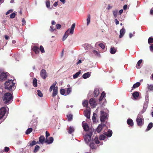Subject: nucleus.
Listing matches in <instances>:
<instances>
[{
  "label": "nucleus",
  "instance_id": "f257e3e1",
  "mask_svg": "<svg viewBox=\"0 0 153 153\" xmlns=\"http://www.w3.org/2000/svg\"><path fill=\"white\" fill-rule=\"evenodd\" d=\"M15 82L12 79L7 80L4 83L5 88L9 91H12L15 88Z\"/></svg>",
  "mask_w": 153,
  "mask_h": 153
},
{
  "label": "nucleus",
  "instance_id": "f03ea898",
  "mask_svg": "<svg viewBox=\"0 0 153 153\" xmlns=\"http://www.w3.org/2000/svg\"><path fill=\"white\" fill-rule=\"evenodd\" d=\"M13 99V96L10 93H7L4 94L2 97L3 100L5 104H9L12 102Z\"/></svg>",
  "mask_w": 153,
  "mask_h": 153
},
{
  "label": "nucleus",
  "instance_id": "7ed1b4c3",
  "mask_svg": "<svg viewBox=\"0 0 153 153\" xmlns=\"http://www.w3.org/2000/svg\"><path fill=\"white\" fill-rule=\"evenodd\" d=\"M7 108L8 109L7 107H2L0 109V123L4 121L7 116Z\"/></svg>",
  "mask_w": 153,
  "mask_h": 153
},
{
  "label": "nucleus",
  "instance_id": "20e7f679",
  "mask_svg": "<svg viewBox=\"0 0 153 153\" xmlns=\"http://www.w3.org/2000/svg\"><path fill=\"white\" fill-rule=\"evenodd\" d=\"M75 23H73L71 26V28L68 29L66 31L63 37V41L65 40L69 34H70L71 35H72L74 33V29L75 27Z\"/></svg>",
  "mask_w": 153,
  "mask_h": 153
},
{
  "label": "nucleus",
  "instance_id": "39448f33",
  "mask_svg": "<svg viewBox=\"0 0 153 153\" xmlns=\"http://www.w3.org/2000/svg\"><path fill=\"white\" fill-rule=\"evenodd\" d=\"M142 114L140 112L136 119L137 125L140 126L142 125L144 123L143 117L141 115Z\"/></svg>",
  "mask_w": 153,
  "mask_h": 153
},
{
  "label": "nucleus",
  "instance_id": "423d86ee",
  "mask_svg": "<svg viewBox=\"0 0 153 153\" xmlns=\"http://www.w3.org/2000/svg\"><path fill=\"white\" fill-rule=\"evenodd\" d=\"M94 142L96 144H99L100 143L99 140H98V138L95 137L94 139V140H93L92 142H90L89 143L90 148L93 149H95L96 147V145L94 143Z\"/></svg>",
  "mask_w": 153,
  "mask_h": 153
},
{
  "label": "nucleus",
  "instance_id": "0eeeda50",
  "mask_svg": "<svg viewBox=\"0 0 153 153\" xmlns=\"http://www.w3.org/2000/svg\"><path fill=\"white\" fill-rule=\"evenodd\" d=\"M92 134V133H91L90 134H87L84 136L85 140L87 144H88L90 142H92L93 141V140L91 139Z\"/></svg>",
  "mask_w": 153,
  "mask_h": 153
},
{
  "label": "nucleus",
  "instance_id": "6e6552de",
  "mask_svg": "<svg viewBox=\"0 0 153 153\" xmlns=\"http://www.w3.org/2000/svg\"><path fill=\"white\" fill-rule=\"evenodd\" d=\"M107 114L103 111H101V115L100 120L102 122H104L105 120L107 119Z\"/></svg>",
  "mask_w": 153,
  "mask_h": 153
},
{
  "label": "nucleus",
  "instance_id": "1a4fd4ad",
  "mask_svg": "<svg viewBox=\"0 0 153 153\" xmlns=\"http://www.w3.org/2000/svg\"><path fill=\"white\" fill-rule=\"evenodd\" d=\"M40 75L41 77L43 79H45L48 76L46 71L45 69H42L40 71Z\"/></svg>",
  "mask_w": 153,
  "mask_h": 153
},
{
  "label": "nucleus",
  "instance_id": "9d476101",
  "mask_svg": "<svg viewBox=\"0 0 153 153\" xmlns=\"http://www.w3.org/2000/svg\"><path fill=\"white\" fill-rule=\"evenodd\" d=\"M7 73L3 72L0 75V81L2 82L7 77Z\"/></svg>",
  "mask_w": 153,
  "mask_h": 153
},
{
  "label": "nucleus",
  "instance_id": "9b49d317",
  "mask_svg": "<svg viewBox=\"0 0 153 153\" xmlns=\"http://www.w3.org/2000/svg\"><path fill=\"white\" fill-rule=\"evenodd\" d=\"M89 103L91 106L93 108L95 107L96 105L95 100L94 98H91L90 100Z\"/></svg>",
  "mask_w": 153,
  "mask_h": 153
},
{
  "label": "nucleus",
  "instance_id": "f8f14e48",
  "mask_svg": "<svg viewBox=\"0 0 153 153\" xmlns=\"http://www.w3.org/2000/svg\"><path fill=\"white\" fill-rule=\"evenodd\" d=\"M53 141V139L52 137H50L46 139L45 143L48 144H51Z\"/></svg>",
  "mask_w": 153,
  "mask_h": 153
},
{
  "label": "nucleus",
  "instance_id": "ddd939ff",
  "mask_svg": "<svg viewBox=\"0 0 153 153\" xmlns=\"http://www.w3.org/2000/svg\"><path fill=\"white\" fill-rule=\"evenodd\" d=\"M82 127L85 131H88L89 129L88 125L86 123H85L84 121L82 122Z\"/></svg>",
  "mask_w": 153,
  "mask_h": 153
},
{
  "label": "nucleus",
  "instance_id": "4468645a",
  "mask_svg": "<svg viewBox=\"0 0 153 153\" xmlns=\"http://www.w3.org/2000/svg\"><path fill=\"white\" fill-rule=\"evenodd\" d=\"M67 129L68 133L71 134L74 132V128L73 126H70L67 128Z\"/></svg>",
  "mask_w": 153,
  "mask_h": 153
},
{
  "label": "nucleus",
  "instance_id": "2eb2a0df",
  "mask_svg": "<svg viewBox=\"0 0 153 153\" xmlns=\"http://www.w3.org/2000/svg\"><path fill=\"white\" fill-rule=\"evenodd\" d=\"M104 134L108 137H110L112 135V131L111 130H108L107 132H105Z\"/></svg>",
  "mask_w": 153,
  "mask_h": 153
},
{
  "label": "nucleus",
  "instance_id": "dca6fc26",
  "mask_svg": "<svg viewBox=\"0 0 153 153\" xmlns=\"http://www.w3.org/2000/svg\"><path fill=\"white\" fill-rule=\"evenodd\" d=\"M125 33V30L124 28L121 29L120 31L119 37L121 38L123 37Z\"/></svg>",
  "mask_w": 153,
  "mask_h": 153
},
{
  "label": "nucleus",
  "instance_id": "f3484780",
  "mask_svg": "<svg viewBox=\"0 0 153 153\" xmlns=\"http://www.w3.org/2000/svg\"><path fill=\"white\" fill-rule=\"evenodd\" d=\"M105 92L103 91L101 95L100 98L99 99V101L100 102L102 100H105V101H106V100L104 98L105 97Z\"/></svg>",
  "mask_w": 153,
  "mask_h": 153
},
{
  "label": "nucleus",
  "instance_id": "a211bd4d",
  "mask_svg": "<svg viewBox=\"0 0 153 153\" xmlns=\"http://www.w3.org/2000/svg\"><path fill=\"white\" fill-rule=\"evenodd\" d=\"M58 93V87L56 86L54 88H53V93L52 94V96L55 97L56 96Z\"/></svg>",
  "mask_w": 153,
  "mask_h": 153
},
{
  "label": "nucleus",
  "instance_id": "6ab92c4d",
  "mask_svg": "<svg viewBox=\"0 0 153 153\" xmlns=\"http://www.w3.org/2000/svg\"><path fill=\"white\" fill-rule=\"evenodd\" d=\"M105 126V125H102V124L100 125L98 127H97V128L96 129L98 133H100L102 129V128L103 127Z\"/></svg>",
  "mask_w": 153,
  "mask_h": 153
},
{
  "label": "nucleus",
  "instance_id": "aec40b11",
  "mask_svg": "<svg viewBox=\"0 0 153 153\" xmlns=\"http://www.w3.org/2000/svg\"><path fill=\"white\" fill-rule=\"evenodd\" d=\"M99 94V89L98 88H96L94 89V96L95 97H97Z\"/></svg>",
  "mask_w": 153,
  "mask_h": 153
},
{
  "label": "nucleus",
  "instance_id": "412c9836",
  "mask_svg": "<svg viewBox=\"0 0 153 153\" xmlns=\"http://www.w3.org/2000/svg\"><path fill=\"white\" fill-rule=\"evenodd\" d=\"M91 72H88L82 75L83 78L84 79H87L91 75Z\"/></svg>",
  "mask_w": 153,
  "mask_h": 153
},
{
  "label": "nucleus",
  "instance_id": "4be33fe9",
  "mask_svg": "<svg viewBox=\"0 0 153 153\" xmlns=\"http://www.w3.org/2000/svg\"><path fill=\"white\" fill-rule=\"evenodd\" d=\"M127 123L130 126H133V122L132 120L131 119H128L127 121Z\"/></svg>",
  "mask_w": 153,
  "mask_h": 153
},
{
  "label": "nucleus",
  "instance_id": "5701e85b",
  "mask_svg": "<svg viewBox=\"0 0 153 153\" xmlns=\"http://www.w3.org/2000/svg\"><path fill=\"white\" fill-rule=\"evenodd\" d=\"M85 116L87 118H90V112L88 110H86L84 112Z\"/></svg>",
  "mask_w": 153,
  "mask_h": 153
},
{
  "label": "nucleus",
  "instance_id": "b1692460",
  "mask_svg": "<svg viewBox=\"0 0 153 153\" xmlns=\"http://www.w3.org/2000/svg\"><path fill=\"white\" fill-rule=\"evenodd\" d=\"M33 50L34 52H35L36 54L38 53L39 52V48L36 46L33 47Z\"/></svg>",
  "mask_w": 153,
  "mask_h": 153
},
{
  "label": "nucleus",
  "instance_id": "393cba45",
  "mask_svg": "<svg viewBox=\"0 0 153 153\" xmlns=\"http://www.w3.org/2000/svg\"><path fill=\"white\" fill-rule=\"evenodd\" d=\"M45 140V137L43 136H41L39 138V142L41 144H43Z\"/></svg>",
  "mask_w": 153,
  "mask_h": 153
},
{
  "label": "nucleus",
  "instance_id": "a878e982",
  "mask_svg": "<svg viewBox=\"0 0 153 153\" xmlns=\"http://www.w3.org/2000/svg\"><path fill=\"white\" fill-rule=\"evenodd\" d=\"M147 106L148 105H147L144 104L143 109L140 113L141 114H143L146 111Z\"/></svg>",
  "mask_w": 153,
  "mask_h": 153
},
{
  "label": "nucleus",
  "instance_id": "bb28decb",
  "mask_svg": "<svg viewBox=\"0 0 153 153\" xmlns=\"http://www.w3.org/2000/svg\"><path fill=\"white\" fill-rule=\"evenodd\" d=\"M147 88L149 90L153 91V84H147Z\"/></svg>",
  "mask_w": 153,
  "mask_h": 153
},
{
  "label": "nucleus",
  "instance_id": "cd10ccee",
  "mask_svg": "<svg viewBox=\"0 0 153 153\" xmlns=\"http://www.w3.org/2000/svg\"><path fill=\"white\" fill-rule=\"evenodd\" d=\"M87 26H88L91 22V16L89 14L87 16Z\"/></svg>",
  "mask_w": 153,
  "mask_h": 153
},
{
  "label": "nucleus",
  "instance_id": "c85d7f7f",
  "mask_svg": "<svg viewBox=\"0 0 153 153\" xmlns=\"http://www.w3.org/2000/svg\"><path fill=\"white\" fill-rule=\"evenodd\" d=\"M117 51V49L114 48H111L110 49V53L112 54H114Z\"/></svg>",
  "mask_w": 153,
  "mask_h": 153
},
{
  "label": "nucleus",
  "instance_id": "c756f323",
  "mask_svg": "<svg viewBox=\"0 0 153 153\" xmlns=\"http://www.w3.org/2000/svg\"><path fill=\"white\" fill-rule=\"evenodd\" d=\"M132 95L134 98L136 99L139 96V93L137 92H134L132 94Z\"/></svg>",
  "mask_w": 153,
  "mask_h": 153
},
{
  "label": "nucleus",
  "instance_id": "7c9ffc66",
  "mask_svg": "<svg viewBox=\"0 0 153 153\" xmlns=\"http://www.w3.org/2000/svg\"><path fill=\"white\" fill-rule=\"evenodd\" d=\"M140 85V83L139 82H136V83L134 84L132 87V89L133 88H135L138 87Z\"/></svg>",
  "mask_w": 153,
  "mask_h": 153
},
{
  "label": "nucleus",
  "instance_id": "2f4dec72",
  "mask_svg": "<svg viewBox=\"0 0 153 153\" xmlns=\"http://www.w3.org/2000/svg\"><path fill=\"white\" fill-rule=\"evenodd\" d=\"M153 123H150L148 126L146 130V131H148L150 130L153 127Z\"/></svg>",
  "mask_w": 153,
  "mask_h": 153
},
{
  "label": "nucleus",
  "instance_id": "473e14b6",
  "mask_svg": "<svg viewBox=\"0 0 153 153\" xmlns=\"http://www.w3.org/2000/svg\"><path fill=\"white\" fill-rule=\"evenodd\" d=\"M96 45H98L102 49H104L105 48V45H104L102 43L98 44V43H96L95 44Z\"/></svg>",
  "mask_w": 153,
  "mask_h": 153
},
{
  "label": "nucleus",
  "instance_id": "72a5a7b5",
  "mask_svg": "<svg viewBox=\"0 0 153 153\" xmlns=\"http://www.w3.org/2000/svg\"><path fill=\"white\" fill-rule=\"evenodd\" d=\"M81 71H79L78 72L76 73L75 74L73 75V78L76 79L78 76L80 74Z\"/></svg>",
  "mask_w": 153,
  "mask_h": 153
},
{
  "label": "nucleus",
  "instance_id": "f704fd0d",
  "mask_svg": "<svg viewBox=\"0 0 153 153\" xmlns=\"http://www.w3.org/2000/svg\"><path fill=\"white\" fill-rule=\"evenodd\" d=\"M83 46L86 50L90 48V45L87 44H84Z\"/></svg>",
  "mask_w": 153,
  "mask_h": 153
},
{
  "label": "nucleus",
  "instance_id": "c9c22d12",
  "mask_svg": "<svg viewBox=\"0 0 153 153\" xmlns=\"http://www.w3.org/2000/svg\"><path fill=\"white\" fill-rule=\"evenodd\" d=\"M36 143H39V142H36L35 141H33L30 144L29 146H32L34 145H35Z\"/></svg>",
  "mask_w": 153,
  "mask_h": 153
},
{
  "label": "nucleus",
  "instance_id": "e433bc0d",
  "mask_svg": "<svg viewBox=\"0 0 153 153\" xmlns=\"http://www.w3.org/2000/svg\"><path fill=\"white\" fill-rule=\"evenodd\" d=\"M106 135H105L101 134L99 137V139L100 140H105L106 138Z\"/></svg>",
  "mask_w": 153,
  "mask_h": 153
},
{
  "label": "nucleus",
  "instance_id": "4c0bfd02",
  "mask_svg": "<svg viewBox=\"0 0 153 153\" xmlns=\"http://www.w3.org/2000/svg\"><path fill=\"white\" fill-rule=\"evenodd\" d=\"M60 94L62 95H66V92L65 90L64 89H61L60 90Z\"/></svg>",
  "mask_w": 153,
  "mask_h": 153
},
{
  "label": "nucleus",
  "instance_id": "58836bf2",
  "mask_svg": "<svg viewBox=\"0 0 153 153\" xmlns=\"http://www.w3.org/2000/svg\"><path fill=\"white\" fill-rule=\"evenodd\" d=\"M118 12V10H117L113 11V14L115 17H116L117 16Z\"/></svg>",
  "mask_w": 153,
  "mask_h": 153
},
{
  "label": "nucleus",
  "instance_id": "ea45409f",
  "mask_svg": "<svg viewBox=\"0 0 153 153\" xmlns=\"http://www.w3.org/2000/svg\"><path fill=\"white\" fill-rule=\"evenodd\" d=\"M82 103L84 107H86L88 105V102L87 100H85Z\"/></svg>",
  "mask_w": 153,
  "mask_h": 153
},
{
  "label": "nucleus",
  "instance_id": "a19ab883",
  "mask_svg": "<svg viewBox=\"0 0 153 153\" xmlns=\"http://www.w3.org/2000/svg\"><path fill=\"white\" fill-rule=\"evenodd\" d=\"M149 101L148 97V96H146L145 97V100L144 104H146L148 105L149 103Z\"/></svg>",
  "mask_w": 153,
  "mask_h": 153
},
{
  "label": "nucleus",
  "instance_id": "79ce46f5",
  "mask_svg": "<svg viewBox=\"0 0 153 153\" xmlns=\"http://www.w3.org/2000/svg\"><path fill=\"white\" fill-rule=\"evenodd\" d=\"M72 88H67L66 95L69 94L71 91Z\"/></svg>",
  "mask_w": 153,
  "mask_h": 153
},
{
  "label": "nucleus",
  "instance_id": "37998d69",
  "mask_svg": "<svg viewBox=\"0 0 153 153\" xmlns=\"http://www.w3.org/2000/svg\"><path fill=\"white\" fill-rule=\"evenodd\" d=\"M37 82L36 79L35 78L33 80V84L35 87H36L37 86Z\"/></svg>",
  "mask_w": 153,
  "mask_h": 153
},
{
  "label": "nucleus",
  "instance_id": "c03bdc74",
  "mask_svg": "<svg viewBox=\"0 0 153 153\" xmlns=\"http://www.w3.org/2000/svg\"><path fill=\"white\" fill-rule=\"evenodd\" d=\"M68 120L69 121H71L72 119L73 115L71 114H69L67 115Z\"/></svg>",
  "mask_w": 153,
  "mask_h": 153
},
{
  "label": "nucleus",
  "instance_id": "a18cd8bd",
  "mask_svg": "<svg viewBox=\"0 0 153 153\" xmlns=\"http://www.w3.org/2000/svg\"><path fill=\"white\" fill-rule=\"evenodd\" d=\"M40 147L39 146L36 145L35 147V149L34 150V152L35 153L39 149Z\"/></svg>",
  "mask_w": 153,
  "mask_h": 153
},
{
  "label": "nucleus",
  "instance_id": "49530a36",
  "mask_svg": "<svg viewBox=\"0 0 153 153\" xmlns=\"http://www.w3.org/2000/svg\"><path fill=\"white\" fill-rule=\"evenodd\" d=\"M37 91V94L40 97H42L43 96V94L41 91L39 90H38Z\"/></svg>",
  "mask_w": 153,
  "mask_h": 153
},
{
  "label": "nucleus",
  "instance_id": "de8ad7c7",
  "mask_svg": "<svg viewBox=\"0 0 153 153\" xmlns=\"http://www.w3.org/2000/svg\"><path fill=\"white\" fill-rule=\"evenodd\" d=\"M32 131V128H28L26 131V134H30Z\"/></svg>",
  "mask_w": 153,
  "mask_h": 153
},
{
  "label": "nucleus",
  "instance_id": "09e8293b",
  "mask_svg": "<svg viewBox=\"0 0 153 153\" xmlns=\"http://www.w3.org/2000/svg\"><path fill=\"white\" fill-rule=\"evenodd\" d=\"M148 42L150 44V43H153V37H150L148 40Z\"/></svg>",
  "mask_w": 153,
  "mask_h": 153
},
{
  "label": "nucleus",
  "instance_id": "8fccbe9b",
  "mask_svg": "<svg viewBox=\"0 0 153 153\" xmlns=\"http://www.w3.org/2000/svg\"><path fill=\"white\" fill-rule=\"evenodd\" d=\"M142 62V59H140L139 60L137 63V65L136 66V68H139L137 66H139L140 65V64Z\"/></svg>",
  "mask_w": 153,
  "mask_h": 153
},
{
  "label": "nucleus",
  "instance_id": "3c124183",
  "mask_svg": "<svg viewBox=\"0 0 153 153\" xmlns=\"http://www.w3.org/2000/svg\"><path fill=\"white\" fill-rule=\"evenodd\" d=\"M46 5L47 7L48 8H50V2L49 1H47L46 2Z\"/></svg>",
  "mask_w": 153,
  "mask_h": 153
},
{
  "label": "nucleus",
  "instance_id": "603ef678",
  "mask_svg": "<svg viewBox=\"0 0 153 153\" xmlns=\"http://www.w3.org/2000/svg\"><path fill=\"white\" fill-rule=\"evenodd\" d=\"M40 50L41 52L42 53H44L45 52V50L44 48L42 45L40 46Z\"/></svg>",
  "mask_w": 153,
  "mask_h": 153
},
{
  "label": "nucleus",
  "instance_id": "864d4df0",
  "mask_svg": "<svg viewBox=\"0 0 153 153\" xmlns=\"http://www.w3.org/2000/svg\"><path fill=\"white\" fill-rule=\"evenodd\" d=\"M56 30L55 28L53 26H51L50 27V31L51 32H53L54 30Z\"/></svg>",
  "mask_w": 153,
  "mask_h": 153
},
{
  "label": "nucleus",
  "instance_id": "5fc2aeb1",
  "mask_svg": "<svg viewBox=\"0 0 153 153\" xmlns=\"http://www.w3.org/2000/svg\"><path fill=\"white\" fill-rule=\"evenodd\" d=\"M16 16V14L15 13H13L10 15V18L11 19L14 18Z\"/></svg>",
  "mask_w": 153,
  "mask_h": 153
},
{
  "label": "nucleus",
  "instance_id": "6e6d98bb",
  "mask_svg": "<svg viewBox=\"0 0 153 153\" xmlns=\"http://www.w3.org/2000/svg\"><path fill=\"white\" fill-rule=\"evenodd\" d=\"M96 114L94 113L93 114V117H92V120L94 122H95L96 121Z\"/></svg>",
  "mask_w": 153,
  "mask_h": 153
},
{
  "label": "nucleus",
  "instance_id": "4d7b16f0",
  "mask_svg": "<svg viewBox=\"0 0 153 153\" xmlns=\"http://www.w3.org/2000/svg\"><path fill=\"white\" fill-rule=\"evenodd\" d=\"M93 53H94V54L95 55H97V56H98L99 55H100L99 53L98 52V51H97L96 50H94L93 51Z\"/></svg>",
  "mask_w": 153,
  "mask_h": 153
},
{
  "label": "nucleus",
  "instance_id": "13d9d810",
  "mask_svg": "<svg viewBox=\"0 0 153 153\" xmlns=\"http://www.w3.org/2000/svg\"><path fill=\"white\" fill-rule=\"evenodd\" d=\"M56 27L57 29H59L61 28V25L59 24H58L56 25Z\"/></svg>",
  "mask_w": 153,
  "mask_h": 153
},
{
  "label": "nucleus",
  "instance_id": "bf43d9fd",
  "mask_svg": "<svg viewBox=\"0 0 153 153\" xmlns=\"http://www.w3.org/2000/svg\"><path fill=\"white\" fill-rule=\"evenodd\" d=\"M13 12V10H9L7 12V13H6V15H7L9 13H12Z\"/></svg>",
  "mask_w": 153,
  "mask_h": 153
},
{
  "label": "nucleus",
  "instance_id": "052dcab7",
  "mask_svg": "<svg viewBox=\"0 0 153 153\" xmlns=\"http://www.w3.org/2000/svg\"><path fill=\"white\" fill-rule=\"evenodd\" d=\"M9 148L8 147H6L4 148V152H7L9 151Z\"/></svg>",
  "mask_w": 153,
  "mask_h": 153
},
{
  "label": "nucleus",
  "instance_id": "680f3d73",
  "mask_svg": "<svg viewBox=\"0 0 153 153\" xmlns=\"http://www.w3.org/2000/svg\"><path fill=\"white\" fill-rule=\"evenodd\" d=\"M112 8V6H111L110 4H108V6L107 7L106 9L108 10H109L110 9H111Z\"/></svg>",
  "mask_w": 153,
  "mask_h": 153
},
{
  "label": "nucleus",
  "instance_id": "e2e57ef3",
  "mask_svg": "<svg viewBox=\"0 0 153 153\" xmlns=\"http://www.w3.org/2000/svg\"><path fill=\"white\" fill-rule=\"evenodd\" d=\"M56 82H55L51 86L53 88H54L55 87H56L55 86L56 85Z\"/></svg>",
  "mask_w": 153,
  "mask_h": 153
},
{
  "label": "nucleus",
  "instance_id": "0e129e2a",
  "mask_svg": "<svg viewBox=\"0 0 153 153\" xmlns=\"http://www.w3.org/2000/svg\"><path fill=\"white\" fill-rule=\"evenodd\" d=\"M150 50V51L152 52H153V45H151L149 47Z\"/></svg>",
  "mask_w": 153,
  "mask_h": 153
},
{
  "label": "nucleus",
  "instance_id": "69168bd1",
  "mask_svg": "<svg viewBox=\"0 0 153 153\" xmlns=\"http://www.w3.org/2000/svg\"><path fill=\"white\" fill-rule=\"evenodd\" d=\"M50 136L49 133L47 131H46V139L48 138V137Z\"/></svg>",
  "mask_w": 153,
  "mask_h": 153
},
{
  "label": "nucleus",
  "instance_id": "338daca9",
  "mask_svg": "<svg viewBox=\"0 0 153 153\" xmlns=\"http://www.w3.org/2000/svg\"><path fill=\"white\" fill-rule=\"evenodd\" d=\"M22 25H24V24L26 23V22L25 20L24 19H22Z\"/></svg>",
  "mask_w": 153,
  "mask_h": 153
},
{
  "label": "nucleus",
  "instance_id": "774afa93",
  "mask_svg": "<svg viewBox=\"0 0 153 153\" xmlns=\"http://www.w3.org/2000/svg\"><path fill=\"white\" fill-rule=\"evenodd\" d=\"M114 22H115L116 25H117L119 24V22L118 21V20L117 19H115Z\"/></svg>",
  "mask_w": 153,
  "mask_h": 153
}]
</instances>
